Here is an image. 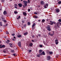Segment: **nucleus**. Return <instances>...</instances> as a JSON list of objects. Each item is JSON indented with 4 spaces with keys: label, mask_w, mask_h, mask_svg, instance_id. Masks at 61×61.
I'll list each match as a JSON object with an SVG mask.
<instances>
[{
    "label": "nucleus",
    "mask_w": 61,
    "mask_h": 61,
    "mask_svg": "<svg viewBox=\"0 0 61 61\" xmlns=\"http://www.w3.org/2000/svg\"><path fill=\"white\" fill-rule=\"evenodd\" d=\"M42 22L43 23H44L45 22V19H43L42 20Z\"/></svg>",
    "instance_id": "nucleus-17"
},
{
    "label": "nucleus",
    "mask_w": 61,
    "mask_h": 61,
    "mask_svg": "<svg viewBox=\"0 0 61 61\" xmlns=\"http://www.w3.org/2000/svg\"><path fill=\"white\" fill-rule=\"evenodd\" d=\"M3 14L4 15H7V12H6V11L5 10L3 12Z\"/></svg>",
    "instance_id": "nucleus-11"
},
{
    "label": "nucleus",
    "mask_w": 61,
    "mask_h": 61,
    "mask_svg": "<svg viewBox=\"0 0 61 61\" xmlns=\"http://www.w3.org/2000/svg\"><path fill=\"white\" fill-rule=\"evenodd\" d=\"M0 32H2V30H0Z\"/></svg>",
    "instance_id": "nucleus-64"
},
{
    "label": "nucleus",
    "mask_w": 61,
    "mask_h": 61,
    "mask_svg": "<svg viewBox=\"0 0 61 61\" xmlns=\"http://www.w3.org/2000/svg\"><path fill=\"white\" fill-rule=\"evenodd\" d=\"M23 14L24 15H27V13H26V12H23Z\"/></svg>",
    "instance_id": "nucleus-14"
},
{
    "label": "nucleus",
    "mask_w": 61,
    "mask_h": 61,
    "mask_svg": "<svg viewBox=\"0 0 61 61\" xmlns=\"http://www.w3.org/2000/svg\"><path fill=\"white\" fill-rule=\"evenodd\" d=\"M51 34V32H49L48 33V34L49 35H50L51 36H53V35H54V33H53V34Z\"/></svg>",
    "instance_id": "nucleus-12"
},
{
    "label": "nucleus",
    "mask_w": 61,
    "mask_h": 61,
    "mask_svg": "<svg viewBox=\"0 0 61 61\" xmlns=\"http://www.w3.org/2000/svg\"><path fill=\"white\" fill-rule=\"evenodd\" d=\"M23 2L24 3H28V2L26 1L25 0L23 1Z\"/></svg>",
    "instance_id": "nucleus-16"
},
{
    "label": "nucleus",
    "mask_w": 61,
    "mask_h": 61,
    "mask_svg": "<svg viewBox=\"0 0 61 61\" xmlns=\"http://www.w3.org/2000/svg\"><path fill=\"white\" fill-rule=\"evenodd\" d=\"M55 42L56 43V45H58V41L57 40H56L55 41Z\"/></svg>",
    "instance_id": "nucleus-10"
},
{
    "label": "nucleus",
    "mask_w": 61,
    "mask_h": 61,
    "mask_svg": "<svg viewBox=\"0 0 61 61\" xmlns=\"http://www.w3.org/2000/svg\"><path fill=\"white\" fill-rule=\"evenodd\" d=\"M7 41L8 42H10V40H7Z\"/></svg>",
    "instance_id": "nucleus-49"
},
{
    "label": "nucleus",
    "mask_w": 61,
    "mask_h": 61,
    "mask_svg": "<svg viewBox=\"0 0 61 61\" xmlns=\"http://www.w3.org/2000/svg\"><path fill=\"white\" fill-rule=\"evenodd\" d=\"M0 26H2L3 25L2 24H0Z\"/></svg>",
    "instance_id": "nucleus-62"
},
{
    "label": "nucleus",
    "mask_w": 61,
    "mask_h": 61,
    "mask_svg": "<svg viewBox=\"0 0 61 61\" xmlns=\"http://www.w3.org/2000/svg\"><path fill=\"white\" fill-rule=\"evenodd\" d=\"M20 17H21V16H19L18 17V18H19H19H20Z\"/></svg>",
    "instance_id": "nucleus-57"
},
{
    "label": "nucleus",
    "mask_w": 61,
    "mask_h": 61,
    "mask_svg": "<svg viewBox=\"0 0 61 61\" xmlns=\"http://www.w3.org/2000/svg\"><path fill=\"white\" fill-rule=\"evenodd\" d=\"M31 41L32 42H34V40H31Z\"/></svg>",
    "instance_id": "nucleus-61"
},
{
    "label": "nucleus",
    "mask_w": 61,
    "mask_h": 61,
    "mask_svg": "<svg viewBox=\"0 0 61 61\" xmlns=\"http://www.w3.org/2000/svg\"><path fill=\"white\" fill-rule=\"evenodd\" d=\"M28 34V32H26V33H24V35L26 36V35H27Z\"/></svg>",
    "instance_id": "nucleus-23"
},
{
    "label": "nucleus",
    "mask_w": 61,
    "mask_h": 61,
    "mask_svg": "<svg viewBox=\"0 0 61 61\" xmlns=\"http://www.w3.org/2000/svg\"><path fill=\"white\" fill-rule=\"evenodd\" d=\"M40 54H36V56H37V57H40Z\"/></svg>",
    "instance_id": "nucleus-19"
},
{
    "label": "nucleus",
    "mask_w": 61,
    "mask_h": 61,
    "mask_svg": "<svg viewBox=\"0 0 61 61\" xmlns=\"http://www.w3.org/2000/svg\"><path fill=\"white\" fill-rule=\"evenodd\" d=\"M30 9H31V10H32L33 8L32 7H30Z\"/></svg>",
    "instance_id": "nucleus-56"
},
{
    "label": "nucleus",
    "mask_w": 61,
    "mask_h": 61,
    "mask_svg": "<svg viewBox=\"0 0 61 61\" xmlns=\"http://www.w3.org/2000/svg\"><path fill=\"white\" fill-rule=\"evenodd\" d=\"M31 51H32V50H30L29 51V53H30V52H31Z\"/></svg>",
    "instance_id": "nucleus-47"
},
{
    "label": "nucleus",
    "mask_w": 61,
    "mask_h": 61,
    "mask_svg": "<svg viewBox=\"0 0 61 61\" xmlns=\"http://www.w3.org/2000/svg\"><path fill=\"white\" fill-rule=\"evenodd\" d=\"M61 1H59L58 2V4H61Z\"/></svg>",
    "instance_id": "nucleus-36"
},
{
    "label": "nucleus",
    "mask_w": 61,
    "mask_h": 61,
    "mask_svg": "<svg viewBox=\"0 0 61 61\" xmlns=\"http://www.w3.org/2000/svg\"><path fill=\"white\" fill-rule=\"evenodd\" d=\"M18 5L19 7H21L23 6V5L21 3H19L18 4Z\"/></svg>",
    "instance_id": "nucleus-9"
},
{
    "label": "nucleus",
    "mask_w": 61,
    "mask_h": 61,
    "mask_svg": "<svg viewBox=\"0 0 61 61\" xmlns=\"http://www.w3.org/2000/svg\"><path fill=\"white\" fill-rule=\"evenodd\" d=\"M2 2H5V0H1Z\"/></svg>",
    "instance_id": "nucleus-46"
},
{
    "label": "nucleus",
    "mask_w": 61,
    "mask_h": 61,
    "mask_svg": "<svg viewBox=\"0 0 61 61\" xmlns=\"http://www.w3.org/2000/svg\"><path fill=\"white\" fill-rule=\"evenodd\" d=\"M50 28V26L49 25H48L47 28Z\"/></svg>",
    "instance_id": "nucleus-29"
},
{
    "label": "nucleus",
    "mask_w": 61,
    "mask_h": 61,
    "mask_svg": "<svg viewBox=\"0 0 61 61\" xmlns=\"http://www.w3.org/2000/svg\"><path fill=\"white\" fill-rule=\"evenodd\" d=\"M15 35V34H12V35L13 36H14Z\"/></svg>",
    "instance_id": "nucleus-54"
},
{
    "label": "nucleus",
    "mask_w": 61,
    "mask_h": 61,
    "mask_svg": "<svg viewBox=\"0 0 61 61\" xmlns=\"http://www.w3.org/2000/svg\"><path fill=\"white\" fill-rule=\"evenodd\" d=\"M13 38H15H15H15V36H14Z\"/></svg>",
    "instance_id": "nucleus-63"
},
{
    "label": "nucleus",
    "mask_w": 61,
    "mask_h": 61,
    "mask_svg": "<svg viewBox=\"0 0 61 61\" xmlns=\"http://www.w3.org/2000/svg\"><path fill=\"white\" fill-rule=\"evenodd\" d=\"M29 46L32 47V46H33V44L32 43H30L29 45Z\"/></svg>",
    "instance_id": "nucleus-13"
},
{
    "label": "nucleus",
    "mask_w": 61,
    "mask_h": 61,
    "mask_svg": "<svg viewBox=\"0 0 61 61\" xmlns=\"http://www.w3.org/2000/svg\"><path fill=\"white\" fill-rule=\"evenodd\" d=\"M27 24L28 25H31V23H30L29 22H28Z\"/></svg>",
    "instance_id": "nucleus-31"
},
{
    "label": "nucleus",
    "mask_w": 61,
    "mask_h": 61,
    "mask_svg": "<svg viewBox=\"0 0 61 61\" xmlns=\"http://www.w3.org/2000/svg\"><path fill=\"white\" fill-rule=\"evenodd\" d=\"M30 9H28V12H30Z\"/></svg>",
    "instance_id": "nucleus-45"
},
{
    "label": "nucleus",
    "mask_w": 61,
    "mask_h": 61,
    "mask_svg": "<svg viewBox=\"0 0 61 61\" xmlns=\"http://www.w3.org/2000/svg\"><path fill=\"white\" fill-rule=\"evenodd\" d=\"M0 48H2V45H0Z\"/></svg>",
    "instance_id": "nucleus-44"
},
{
    "label": "nucleus",
    "mask_w": 61,
    "mask_h": 61,
    "mask_svg": "<svg viewBox=\"0 0 61 61\" xmlns=\"http://www.w3.org/2000/svg\"><path fill=\"white\" fill-rule=\"evenodd\" d=\"M60 24H61V23L60 22H58L56 23L57 26L58 27H59V25H60Z\"/></svg>",
    "instance_id": "nucleus-7"
},
{
    "label": "nucleus",
    "mask_w": 61,
    "mask_h": 61,
    "mask_svg": "<svg viewBox=\"0 0 61 61\" xmlns=\"http://www.w3.org/2000/svg\"><path fill=\"white\" fill-rule=\"evenodd\" d=\"M11 52H12V53H14V52H15V51L14 50H11Z\"/></svg>",
    "instance_id": "nucleus-24"
},
{
    "label": "nucleus",
    "mask_w": 61,
    "mask_h": 61,
    "mask_svg": "<svg viewBox=\"0 0 61 61\" xmlns=\"http://www.w3.org/2000/svg\"><path fill=\"white\" fill-rule=\"evenodd\" d=\"M40 3L41 5H43L45 4V2L43 0H42L41 1Z\"/></svg>",
    "instance_id": "nucleus-4"
},
{
    "label": "nucleus",
    "mask_w": 61,
    "mask_h": 61,
    "mask_svg": "<svg viewBox=\"0 0 61 61\" xmlns=\"http://www.w3.org/2000/svg\"><path fill=\"white\" fill-rule=\"evenodd\" d=\"M55 11L57 13H59V9L58 8H56L55 9Z\"/></svg>",
    "instance_id": "nucleus-6"
},
{
    "label": "nucleus",
    "mask_w": 61,
    "mask_h": 61,
    "mask_svg": "<svg viewBox=\"0 0 61 61\" xmlns=\"http://www.w3.org/2000/svg\"><path fill=\"white\" fill-rule=\"evenodd\" d=\"M35 25H36V24L35 23H34L32 25V27H34V26H35Z\"/></svg>",
    "instance_id": "nucleus-25"
},
{
    "label": "nucleus",
    "mask_w": 61,
    "mask_h": 61,
    "mask_svg": "<svg viewBox=\"0 0 61 61\" xmlns=\"http://www.w3.org/2000/svg\"><path fill=\"white\" fill-rule=\"evenodd\" d=\"M38 13L37 12H35L34 13V14L35 15H37V14H38V13Z\"/></svg>",
    "instance_id": "nucleus-26"
},
{
    "label": "nucleus",
    "mask_w": 61,
    "mask_h": 61,
    "mask_svg": "<svg viewBox=\"0 0 61 61\" xmlns=\"http://www.w3.org/2000/svg\"><path fill=\"white\" fill-rule=\"evenodd\" d=\"M47 30L50 31H51V29H50V28H47Z\"/></svg>",
    "instance_id": "nucleus-15"
},
{
    "label": "nucleus",
    "mask_w": 61,
    "mask_h": 61,
    "mask_svg": "<svg viewBox=\"0 0 61 61\" xmlns=\"http://www.w3.org/2000/svg\"><path fill=\"white\" fill-rule=\"evenodd\" d=\"M32 37V38H34L35 37V36L34 35H33Z\"/></svg>",
    "instance_id": "nucleus-52"
},
{
    "label": "nucleus",
    "mask_w": 61,
    "mask_h": 61,
    "mask_svg": "<svg viewBox=\"0 0 61 61\" xmlns=\"http://www.w3.org/2000/svg\"><path fill=\"white\" fill-rule=\"evenodd\" d=\"M40 56H42V55H45L46 54L45 53V51H43L41 53H40Z\"/></svg>",
    "instance_id": "nucleus-3"
},
{
    "label": "nucleus",
    "mask_w": 61,
    "mask_h": 61,
    "mask_svg": "<svg viewBox=\"0 0 61 61\" xmlns=\"http://www.w3.org/2000/svg\"><path fill=\"white\" fill-rule=\"evenodd\" d=\"M23 8H25V5H23Z\"/></svg>",
    "instance_id": "nucleus-51"
},
{
    "label": "nucleus",
    "mask_w": 61,
    "mask_h": 61,
    "mask_svg": "<svg viewBox=\"0 0 61 61\" xmlns=\"http://www.w3.org/2000/svg\"><path fill=\"white\" fill-rule=\"evenodd\" d=\"M5 46L4 45H2V47L5 48Z\"/></svg>",
    "instance_id": "nucleus-30"
},
{
    "label": "nucleus",
    "mask_w": 61,
    "mask_h": 61,
    "mask_svg": "<svg viewBox=\"0 0 61 61\" xmlns=\"http://www.w3.org/2000/svg\"><path fill=\"white\" fill-rule=\"evenodd\" d=\"M48 4H45L44 6V8H47L48 7Z\"/></svg>",
    "instance_id": "nucleus-2"
},
{
    "label": "nucleus",
    "mask_w": 61,
    "mask_h": 61,
    "mask_svg": "<svg viewBox=\"0 0 61 61\" xmlns=\"http://www.w3.org/2000/svg\"><path fill=\"white\" fill-rule=\"evenodd\" d=\"M38 36H41V34H38Z\"/></svg>",
    "instance_id": "nucleus-55"
},
{
    "label": "nucleus",
    "mask_w": 61,
    "mask_h": 61,
    "mask_svg": "<svg viewBox=\"0 0 61 61\" xmlns=\"http://www.w3.org/2000/svg\"><path fill=\"white\" fill-rule=\"evenodd\" d=\"M47 60H50L51 59V57L50 56H48L47 57Z\"/></svg>",
    "instance_id": "nucleus-5"
},
{
    "label": "nucleus",
    "mask_w": 61,
    "mask_h": 61,
    "mask_svg": "<svg viewBox=\"0 0 61 61\" xmlns=\"http://www.w3.org/2000/svg\"><path fill=\"white\" fill-rule=\"evenodd\" d=\"M43 43H44V44H45L46 43L45 42V41H43Z\"/></svg>",
    "instance_id": "nucleus-60"
},
{
    "label": "nucleus",
    "mask_w": 61,
    "mask_h": 61,
    "mask_svg": "<svg viewBox=\"0 0 61 61\" xmlns=\"http://www.w3.org/2000/svg\"><path fill=\"white\" fill-rule=\"evenodd\" d=\"M34 17L36 18H38V16H34Z\"/></svg>",
    "instance_id": "nucleus-37"
},
{
    "label": "nucleus",
    "mask_w": 61,
    "mask_h": 61,
    "mask_svg": "<svg viewBox=\"0 0 61 61\" xmlns=\"http://www.w3.org/2000/svg\"><path fill=\"white\" fill-rule=\"evenodd\" d=\"M9 45H10V46H11V47H13V46H11V45H13V44H11V43H10L9 44Z\"/></svg>",
    "instance_id": "nucleus-18"
},
{
    "label": "nucleus",
    "mask_w": 61,
    "mask_h": 61,
    "mask_svg": "<svg viewBox=\"0 0 61 61\" xmlns=\"http://www.w3.org/2000/svg\"><path fill=\"white\" fill-rule=\"evenodd\" d=\"M3 22H4V23H6V21L5 20H4V21H3Z\"/></svg>",
    "instance_id": "nucleus-39"
},
{
    "label": "nucleus",
    "mask_w": 61,
    "mask_h": 61,
    "mask_svg": "<svg viewBox=\"0 0 61 61\" xmlns=\"http://www.w3.org/2000/svg\"><path fill=\"white\" fill-rule=\"evenodd\" d=\"M38 21L39 22H41V20H38Z\"/></svg>",
    "instance_id": "nucleus-58"
},
{
    "label": "nucleus",
    "mask_w": 61,
    "mask_h": 61,
    "mask_svg": "<svg viewBox=\"0 0 61 61\" xmlns=\"http://www.w3.org/2000/svg\"><path fill=\"white\" fill-rule=\"evenodd\" d=\"M15 6H18V5H17V4H15Z\"/></svg>",
    "instance_id": "nucleus-41"
},
{
    "label": "nucleus",
    "mask_w": 61,
    "mask_h": 61,
    "mask_svg": "<svg viewBox=\"0 0 61 61\" xmlns=\"http://www.w3.org/2000/svg\"><path fill=\"white\" fill-rule=\"evenodd\" d=\"M49 54H53V52H52L51 51H50L49 52Z\"/></svg>",
    "instance_id": "nucleus-32"
},
{
    "label": "nucleus",
    "mask_w": 61,
    "mask_h": 61,
    "mask_svg": "<svg viewBox=\"0 0 61 61\" xmlns=\"http://www.w3.org/2000/svg\"><path fill=\"white\" fill-rule=\"evenodd\" d=\"M22 23H25V20H22Z\"/></svg>",
    "instance_id": "nucleus-34"
},
{
    "label": "nucleus",
    "mask_w": 61,
    "mask_h": 61,
    "mask_svg": "<svg viewBox=\"0 0 61 61\" xmlns=\"http://www.w3.org/2000/svg\"><path fill=\"white\" fill-rule=\"evenodd\" d=\"M14 13H15V14H18V12H17L15 11L14 12Z\"/></svg>",
    "instance_id": "nucleus-33"
},
{
    "label": "nucleus",
    "mask_w": 61,
    "mask_h": 61,
    "mask_svg": "<svg viewBox=\"0 0 61 61\" xmlns=\"http://www.w3.org/2000/svg\"><path fill=\"white\" fill-rule=\"evenodd\" d=\"M14 7L15 8H16V9L17 8V6H14Z\"/></svg>",
    "instance_id": "nucleus-42"
},
{
    "label": "nucleus",
    "mask_w": 61,
    "mask_h": 61,
    "mask_svg": "<svg viewBox=\"0 0 61 61\" xmlns=\"http://www.w3.org/2000/svg\"><path fill=\"white\" fill-rule=\"evenodd\" d=\"M50 22L51 23H49V24H50L51 25H53V24H54L55 25H56V22L53 21H50Z\"/></svg>",
    "instance_id": "nucleus-1"
},
{
    "label": "nucleus",
    "mask_w": 61,
    "mask_h": 61,
    "mask_svg": "<svg viewBox=\"0 0 61 61\" xmlns=\"http://www.w3.org/2000/svg\"><path fill=\"white\" fill-rule=\"evenodd\" d=\"M28 3H30V0H28Z\"/></svg>",
    "instance_id": "nucleus-53"
},
{
    "label": "nucleus",
    "mask_w": 61,
    "mask_h": 61,
    "mask_svg": "<svg viewBox=\"0 0 61 61\" xmlns=\"http://www.w3.org/2000/svg\"><path fill=\"white\" fill-rule=\"evenodd\" d=\"M12 40L14 41H15V39H14V38H13L12 39Z\"/></svg>",
    "instance_id": "nucleus-59"
},
{
    "label": "nucleus",
    "mask_w": 61,
    "mask_h": 61,
    "mask_svg": "<svg viewBox=\"0 0 61 61\" xmlns=\"http://www.w3.org/2000/svg\"><path fill=\"white\" fill-rule=\"evenodd\" d=\"M6 43H7V44H9V42H8L7 41H6Z\"/></svg>",
    "instance_id": "nucleus-50"
},
{
    "label": "nucleus",
    "mask_w": 61,
    "mask_h": 61,
    "mask_svg": "<svg viewBox=\"0 0 61 61\" xmlns=\"http://www.w3.org/2000/svg\"><path fill=\"white\" fill-rule=\"evenodd\" d=\"M27 3H25L24 5L25 6H27Z\"/></svg>",
    "instance_id": "nucleus-20"
},
{
    "label": "nucleus",
    "mask_w": 61,
    "mask_h": 61,
    "mask_svg": "<svg viewBox=\"0 0 61 61\" xmlns=\"http://www.w3.org/2000/svg\"><path fill=\"white\" fill-rule=\"evenodd\" d=\"M39 52L40 53H41L42 52V50H40L39 51Z\"/></svg>",
    "instance_id": "nucleus-21"
},
{
    "label": "nucleus",
    "mask_w": 61,
    "mask_h": 61,
    "mask_svg": "<svg viewBox=\"0 0 61 61\" xmlns=\"http://www.w3.org/2000/svg\"><path fill=\"white\" fill-rule=\"evenodd\" d=\"M40 47H43V46L42 45H40Z\"/></svg>",
    "instance_id": "nucleus-35"
},
{
    "label": "nucleus",
    "mask_w": 61,
    "mask_h": 61,
    "mask_svg": "<svg viewBox=\"0 0 61 61\" xmlns=\"http://www.w3.org/2000/svg\"><path fill=\"white\" fill-rule=\"evenodd\" d=\"M21 35H18L17 36V37H18L20 38V37H21Z\"/></svg>",
    "instance_id": "nucleus-22"
},
{
    "label": "nucleus",
    "mask_w": 61,
    "mask_h": 61,
    "mask_svg": "<svg viewBox=\"0 0 61 61\" xmlns=\"http://www.w3.org/2000/svg\"><path fill=\"white\" fill-rule=\"evenodd\" d=\"M59 22H61V20L60 19H59L58 20Z\"/></svg>",
    "instance_id": "nucleus-40"
},
{
    "label": "nucleus",
    "mask_w": 61,
    "mask_h": 61,
    "mask_svg": "<svg viewBox=\"0 0 61 61\" xmlns=\"http://www.w3.org/2000/svg\"><path fill=\"white\" fill-rule=\"evenodd\" d=\"M54 28H57L56 26V25H54Z\"/></svg>",
    "instance_id": "nucleus-48"
},
{
    "label": "nucleus",
    "mask_w": 61,
    "mask_h": 61,
    "mask_svg": "<svg viewBox=\"0 0 61 61\" xmlns=\"http://www.w3.org/2000/svg\"><path fill=\"white\" fill-rule=\"evenodd\" d=\"M12 55L13 56H16V54L15 53L14 54H13Z\"/></svg>",
    "instance_id": "nucleus-28"
},
{
    "label": "nucleus",
    "mask_w": 61,
    "mask_h": 61,
    "mask_svg": "<svg viewBox=\"0 0 61 61\" xmlns=\"http://www.w3.org/2000/svg\"><path fill=\"white\" fill-rule=\"evenodd\" d=\"M3 53H6V51H3Z\"/></svg>",
    "instance_id": "nucleus-43"
},
{
    "label": "nucleus",
    "mask_w": 61,
    "mask_h": 61,
    "mask_svg": "<svg viewBox=\"0 0 61 61\" xmlns=\"http://www.w3.org/2000/svg\"><path fill=\"white\" fill-rule=\"evenodd\" d=\"M26 25H23V26L24 27H26Z\"/></svg>",
    "instance_id": "nucleus-38"
},
{
    "label": "nucleus",
    "mask_w": 61,
    "mask_h": 61,
    "mask_svg": "<svg viewBox=\"0 0 61 61\" xmlns=\"http://www.w3.org/2000/svg\"><path fill=\"white\" fill-rule=\"evenodd\" d=\"M1 19L3 21H4L5 20V19H4V18H3V17H1Z\"/></svg>",
    "instance_id": "nucleus-27"
},
{
    "label": "nucleus",
    "mask_w": 61,
    "mask_h": 61,
    "mask_svg": "<svg viewBox=\"0 0 61 61\" xmlns=\"http://www.w3.org/2000/svg\"><path fill=\"white\" fill-rule=\"evenodd\" d=\"M18 45L19 46V47H21V42H20L18 43Z\"/></svg>",
    "instance_id": "nucleus-8"
}]
</instances>
